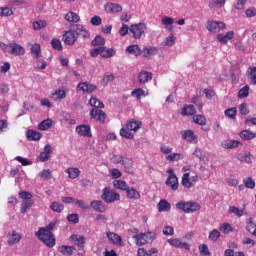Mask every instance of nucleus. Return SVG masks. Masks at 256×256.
<instances>
[{
    "label": "nucleus",
    "instance_id": "1",
    "mask_svg": "<svg viewBox=\"0 0 256 256\" xmlns=\"http://www.w3.org/2000/svg\"><path fill=\"white\" fill-rule=\"evenodd\" d=\"M35 236L49 247V249H53V246L56 243L55 235L53 232L46 231L45 228H39V230L35 233Z\"/></svg>",
    "mask_w": 256,
    "mask_h": 256
},
{
    "label": "nucleus",
    "instance_id": "2",
    "mask_svg": "<svg viewBox=\"0 0 256 256\" xmlns=\"http://www.w3.org/2000/svg\"><path fill=\"white\" fill-rule=\"evenodd\" d=\"M157 235L155 232L148 230L146 233L136 234L132 237L136 241V245L138 247H142L143 245H149V243H153Z\"/></svg>",
    "mask_w": 256,
    "mask_h": 256
},
{
    "label": "nucleus",
    "instance_id": "3",
    "mask_svg": "<svg viewBox=\"0 0 256 256\" xmlns=\"http://www.w3.org/2000/svg\"><path fill=\"white\" fill-rule=\"evenodd\" d=\"M176 209L184 213H195L201 211V205L195 201H179L176 203Z\"/></svg>",
    "mask_w": 256,
    "mask_h": 256
},
{
    "label": "nucleus",
    "instance_id": "4",
    "mask_svg": "<svg viewBox=\"0 0 256 256\" xmlns=\"http://www.w3.org/2000/svg\"><path fill=\"white\" fill-rule=\"evenodd\" d=\"M101 199L105 201V203H115V201H119L121 199V196L119 193L115 192V190L105 187L102 190Z\"/></svg>",
    "mask_w": 256,
    "mask_h": 256
},
{
    "label": "nucleus",
    "instance_id": "5",
    "mask_svg": "<svg viewBox=\"0 0 256 256\" xmlns=\"http://www.w3.org/2000/svg\"><path fill=\"white\" fill-rule=\"evenodd\" d=\"M145 31H147V25L145 23L132 24L129 27V33H132L134 39H141Z\"/></svg>",
    "mask_w": 256,
    "mask_h": 256
},
{
    "label": "nucleus",
    "instance_id": "6",
    "mask_svg": "<svg viewBox=\"0 0 256 256\" xmlns=\"http://www.w3.org/2000/svg\"><path fill=\"white\" fill-rule=\"evenodd\" d=\"M225 27H227L225 22L209 20L206 29H208L210 33H219V31H223Z\"/></svg>",
    "mask_w": 256,
    "mask_h": 256
},
{
    "label": "nucleus",
    "instance_id": "7",
    "mask_svg": "<svg viewBox=\"0 0 256 256\" xmlns=\"http://www.w3.org/2000/svg\"><path fill=\"white\" fill-rule=\"evenodd\" d=\"M90 118L94 119V121H97L98 123H105V120L107 119V114L99 108H92L90 111Z\"/></svg>",
    "mask_w": 256,
    "mask_h": 256
},
{
    "label": "nucleus",
    "instance_id": "8",
    "mask_svg": "<svg viewBox=\"0 0 256 256\" xmlns=\"http://www.w3.org/2000/svg\"><path fill=\"white\" fill-rule=\"evenodd\" d=\"M78 38L79 36L75 33V31L69 30L63 34L62 41H64L66 45H75Z\"/></svg>",
    "mask_w": 256,
    "mask_h": 256
},
{
    "label": "nucleus",
    "instance_id": "9",
    "mask_svg": "<svg viewBox=\"0 0 256 256\" xmlns=\"http://www.w3.org/2000/svg\"><path fill=\"white\" fill-rule=\"evenodd\" d=\"M167 241L171 247H176L177 249H186V251L191 249V245H189V243L182 242L179 238H170Z\"/></svg>",
    "mask_w": 256,
    "mask_h": 256
},
{
    "label": "nucleus",
    "instance_id": "10",
    "mask_svg": "<svg viewBox=\"0 0 256 256\" xmlns=\"http://www.w3.org/2000/svg\"><path fill=\"white\" fill-rule=\"evenodd\" d=\"M181 136L184 141L187 143H198L197 135L192 130H183L181 131Z\"/></svg>",
    "mask_w": 256,
    "mask_h": 256
},
{
    "label": "nucleus",
    "instance_id": "11",
    "mask_svg": "<svg viewBox=\"0 0 256 256\" xmlns=\"http://www.w3.org/2000/svg\"><path fill=\"white\" fill-rule=\"evenodd\" d=\"M9 49L10 55H15V57H21L22 55H25V48L20 44H10Z\"/></svg>",
    "mask_w": 256,
    "mask_h": 256
},
{
    "label": "nucleus",
    "instance_id": "12",
    "mask_svg": "<svg viewBox=\"0 0 256 256\" xmlns=\"http://www.w3.org/2000/svg\"><path fill=\"white\" fill-rule=\"evenodd\" d=\"M70 241L80 249H83L85 247V243H87V238L85 236L77 235V234H72L70 236Z\"/></svg>",
    "mask_w": 256,
    "mask_h": 256
},
{
    "label": "nucleus",
    "instance_id": "13",
    "mask_svg": "<svg viewBox=\"0 0 256 256\" xmlns=\"http://www.w3.org/2000/svg\"><path fill=\"white\" fill-rule=\"evenodd\" d=\"M237 159L240 161V163H247V165H251L253 163V159H255V156H253V154H251L249 151H244L238 154Z\"/></svg>",
    "mask_w": 256,
    "mask_h": 256
},
{
    "label": "nucleus",
    "instance_id": "14",
    "mask_svg": "<svg viewBox=\"0 0 256 256\" xmlns=\"http://www.w3.org/2000/svg\"><path fill=\"white\" fill-rule=\"evenodd\" d=\"M159 53V48L155 46H145L142 49V54L145 59H151L152 57H155Z\"/></svg>",
    "mask_w": 256,
    "mask_h": 256
},
{
    "label": "nucleus",
    "instance_id": "15",
    "mask_svg": "<svg viewBox=\"0 0 256 256\" xmlns=\"http://www.w3.org/2000/svg\"><path fill=\"white\" fill-rule=\"evenodd\" d=\"M77 90L82 91V93H93V91L97 90V86L88 82H80L77 85Z\"/></svg>",
    "mask_w": 256,
    "mask_h": 256
},
{
    "label": "nucleus",
    "instance_id": "16",
    "mask_svg": "<svg viewBox=\"0 0 256 256\" xmlns=\"http://www.w3.org/2000/svg\"><path fill=\"white\" fill-rule=\"evenodd\" d=\"M234 37H235V32L234 31H228L226 34H223V33L218 34L216 36V39L222 45H227V43H229V41H231V39H233Z\"/></svg>",
    "mask_w": 256,
    "mask_h": 256
},
{
    "label": "nucleus",
    "instance_id": "17",
    "mask_svg": "<svg viewBox=\"0 0 256 256\" xmlns=\"http://www.w3.org/2000/svg\"><path fill=\"white\" fill-rule=\"evenodd\" d=\"M76 133L81 137H92L91 126L87 124L79 125L76 127Z\"/></svg>",
    "mask_w": 256,
    "mask_h": 256
},
{
    "label": "nucleus",
    "instance_id": "18",
    "mask_svg": "<svg viewBox=\"0 0 256 256\" xmlns=\"http://www.w3.org/2000/svg\"><path fill=\"white\" fill-rule=\"evenodd\" d=\"M106 237H108V240L113 243V245H118L119 247H123V239L121 236L114 232H107Z\"/></svg>",
    "mask_w": 256,
    "mask_h": 256
},
{
    "label": "nucleus",
    "instance_id": "19",
    "mask_svg": "<svg viewBox=\"0 0 256 256\" xmlns=\"http://www.w3.org/2000/svg\"><path fill=\"white\" fill-rule=\"evenodd\" d=\"M90 207L97 213H105L107 211V206L101 200H93L90 202Z\"/></svg>",
    "mask_w": 256,
    "mask_h": 256
},
{
    "label": "nucleus",
    "instance_id": "20",
    "mask_svg": "<svg viewBox=\"0 0 256 256\" xmlns=\"http://www.w3.org/2000/svg\"><path fill=\"white\" fill-rule=\"evenodd\" d=\"M51 153H53V147H51V145H45L44 147V151L40 153L39 155V160L42 163H45V161H49L50 157H51Z\"/></svg>",
    "mask_w": 256,
    "mask_h": 256
},
{
    "label": "nucleus",
    "instance_id": "21",
    "mask_svg": "<svg viewBox=\"0 0 256 256\" xmlns=\"http://www.w3.org/2000/svg\"><path fill=\"white\" fill-rule=\"evenodd\" d=\"M7 237H8V245H10L11 247L13 245H17V243H19V241L23 239L21 234L16 233L15 231L9 232Z\"/></svg>",
    "mask_w": 256,
    "mask_h": 256
},
{
    "label": "nucleus",
    "instance_id": "22",
    "mask_svg": "<svg viewBox=\"0 0 256 256\" xmlns=\"http://www.w3.org/2000/svg\"><path fill=\"white\" fill-rule=\"evenodd\" d=\"M153 79V73L148 71H141L138 74V81L142 85H145V83H149V81H152Z\"/></svg>",
    "mask_w": 256,
    "mask_h": 256
},
{
    "label": "nucleus",
    "instance_id": "23",
    "mask_svg": "<svg viewBox=\"0 0 256 256\" xmlns=\"http://www.w3.org/2000/svg\"><path fill=\"white\" fill-rule=\"evenodd\" d=\"M115 49L107 48L105 46H100V57L103 59H110V57H115Z\"/></svg>",
    "mask_w": 256,
    "mask_h": 256
},
{
    "label": "nucleus",
    "instance_id": "24",
    "mask_svg": "<svg viewBox=\"0 0 256 256\" xmlns=\"http://www.w3.org/2000/svg\"><path fill=\"white\" fill-rule=\"evenodd\" d=\"M126 197L128 199H133L134 201H139V199H141V193H139L137 189L128 186L126 189Z\"/></svg>",
    "mask_w": 256,
    "mask_h": 256
},
{
    "label": "nucleus",
    "instance_id": "25",
    "mask_svg": "<svg viewBox=\"0 0 256 256\" xmlns=\"http://www.w3.org/2000/svg\"><path fill=\"white\" fill-rule=\"evenodd\" d=\"M166 185L170 187L172 191H177V189H179V178H177V176H168Z\"/></svg>",
    "mask_w": 256,
    "mask_h": 256
},
{
    "label": "nucleus",
    "instance_id": "26",
    "mask_svg": "<svg viewBox=\"0 0 256 256\" xmlns=\"http://www.w3.org/2000/svg\"><path fill=\"white\" fill-rule=\"evenodd\" d=\"M106 13H121L123 11V7L119 4L115 3H107L105 5Z\"/></svg>",
    "mask_w": 256,
    "mask_h": 256
},
{
    "label": "nucleus",
    "instance_id": "27",
    "mask_svg": "<svg viewBox=\"0 0 256 256\" xmlns=\"http://www.w3.org/2000/svg\"><path fill=\"white\" fill-rule=\"evenodd\" d=\"M75 251V246L62 245L58 248V252L64 256H71L73 253H75Z\"/></svg>",
    "mask_w": 256,
    "mask_h": 256
},
{
    "label": "nucleus",
    "instance_id": "28",
    "mask_svg": "<svg viewBox=\"0 0 256 256\" xmlns=\"http://www.w3.org/2000/svg\"><path fill=\"white\" fill-rule=\"evenodd\" d=\"M141 121L139 120H131L129 122L126 123V129L128 131H134V132H137L139 131V129H141Z\"/></svg>",
    "mask_w": 256,
    "mask_h": 256
},
{
    "label": "nucleus",
    "instance_id": "29",
    "mask_svg": "<svg viewBox=\"0 0 256 256\" xmlns=\"http://www.w3.org/2000/svg\"><path fill=\"white\" fill-rule=\"evenodd\" d=\"M157 209L159 213L171 211V204L166 199H161L157 204Z\"/></svg>",
    "mask_w": 256,
    "mask_h": 256
},
{
    "label": "nucleus",
    "instance_id": "30",
    "mask_svg": "<svg viewBox=\"0 0 256 256\" xmlns=\"http://www.w3.org/2000/svg\"><path fill=\"white\" fill-rule=\"evenodd\" d=\"M247 78L250 85H256V66H250L247 70Z\"/></svg>",
    "mask_w": 256,
    "mask_h": 256
},
{
    "label": "nucleus",
    "instance_id": "31",
    "mask_svg": "<svg viewBox=\"0 0 256 256\" xmlns=\"http://www.w3.org/2000/svg\"><path fill=\"white\" fill-rule=\"evenodd\" d=\"M173 23H175V20L169 16H164L161 19V24L164 25L167 31H173Z\"/></svg>",
    "mask_w": 256,
    "mask_h": 256
},
{
    "label": "nucleus",
    "instance_id": "32",
    "mask_svg": "<svg viewBox=\"0 0 256 256\" xmlns=\"http://www.w3.org/2000/svg\"><path fill=\"white\" fill-rule=\"evenodd\" d=\"M132 97H136V99H141V97L149 96V90H144L142 88H136L131 92Z\"/></svg>",
    "mask_w": 256,
    "mask_h": 256
},
{
    "label": "nucleus",
    "instance_id": "33",
    "mask_svg": "<svg viewBox=\"0 0 256 256\" xmlns=\"http://www.w3.org/2000/svg\"><path fill=\"white\" fill-rule=\"evenodd\" d=\"M67 97V93L65 90L58 89L54 93L51 94L52 101H61Z\"/></svg>",
    "mask_w": 256,
    "mask_h": 256
},
{
    "label": "nucleus",
    "instance_id": "34",
    "mask_svg": "<svg viewBox=\"0 0 256 256\" xmlns=\"http://www.w3.org/2000/svg\"><path fill=\"white\" fill-rule=\"evenodd\" d=\"M143 50L139 47V45H130L126 48V53H129L130 55H134L135 57H139L141 55Z\"/></svg>",
    "mask_w": 256,
    "mask_h": 256
},
{
    "label": "nucleus",
    "instance_id": "35",
    "mask_svg": "<svg viewBox=\"0 0 256 256\" xmlns=\"http://www.w3.org/2000/svg\"><path fill=\"white\" fill-rule=\"evenodd\" d=\"M26 137L28 141H39L42 135L40 132H37L36 130H28L26 132Z\"/></svg>",
    "mask_w": 256,
    "mask_h": 256
},
{
    "label": "nucleus",
    "instance_id": "36",
    "mask_svg": "<svg viewBox=\"0 0 256 256\" xmlns=\"http://www.w3.org/2000/svg\"><path fill=\"white\" fill-rule=\"evenodd\" d=\"M65 173L68 174L69 179H77L81 175V170L75 167H69L65 170Z\"/></svg>",
    "mask_w": 256,
    "mask_h": 256
},
{
    "label": "nucleus",
    "instance_id": "37",
    "mask_svg": "<svg viewBox=\"0 0 256 256\" xmlns=\"http://www.w3.org/2000/svg\"><path fill=\"white\" fill-rule=\"evenodd\" d=\"M65 19L69 23H79V21H81V17H79V14L72 12V11L68 12L65 15Z\"/></svg>",
    "mask_w": 256,
    "mask_h": 256
},
{
    "label": "nucleus",
    "instance_id": "38",
    "mask_svg": "<svg viewBox=\"0 0 256 256\" xmlns=\"http://www.w3.org/2000/svg\"><path fill=\"white\" fill-rule=\"evenodd\" d=\"M240 145H241V142H239L237 140H226L222 144V147L224 149H235V148L239 147Z\"/></svg>",
    "mask_w": 256,
    "mask_h": 256
},
{
    "label": "nucleus",
    "instance_id": "39",
    "mask_svg": "<svg viewBox=\"0 0 256 256\" xmlns=\"http://www.w3.org/2000/svg\"><path fill=\"white\" fill-rule=\"evenodd\" d=\"M89 105L94 107V109H105V104H103L101 100L97 99V97H91L89 100Z\"/></svg>",
    "mask_w": 256,
    "mask_h": 256
},
{
    "label": "nucleus",
    "instance_id": "40",
    "mask_svg": "<svg viewBox=\"0 0 256 256\" xmlns=\"http://www.w3.org/2000/svg\"><path fill=\"white\" fill-rule=\"evenodd\" d=\"M240 137L243 141H250L251 139H255L256 134L249 130H243L240 132Z\"/></svg>",
    "mask_w": 256,
    "mask_h": 256
},
{
    "label": "nucleus",
    "instance_id": "41",
    "mask_svg": "<svg viewBox=\"0 0 256 256\" xmlns=\"http://www.w3.org/2000/svg\"><path fill=\"white\" fill-rule=\"evenodd\" d=\"M53 127V121L51 119L43 120L39 125L38 129L40 131H47L48 129H51Z\"/></svg>",
    "mask_w": 256,
    "mask_h": 256
},
{
    "label": "nucleus",
    "instance_id": "42",
    "mask_svg": "<svg viewBox=\"0 0 256 256\" xmlns=\"http://www.w3.org/2000/svg\"><path fill=\"white\" fill-rule=\"evenodd\" d=\"M114 188L119 189L120 191H127L129 188V185H127V182L123 180H115L113 182Z\"/></svg>",
    "mask_w": 256,
    "mask_h": 256
},
{
    "label": "nucleus",
    "instance_id": "43",
    "mask_svg": "<svg viewBox=\"0 0 256 256\" xmlns=\"http://www.w3.org/2000/svg\"><path fill=\"white\" fill-rule=\"evenodd\" d=\"M181 115L183 116L195 115V106L185 105L181 110Z\"/></svg>",
    "mask_w": 256,
    "mask_h": 256
},
{
    "label": "nucleus",
    "instance_id": "44",
    "mask_svg": "<svg viewBox=\"0 0 256 256\" xmlns=\"http://www.w3.org/2000/svg\"><path fill=\"white\" fill-rule=\"evenodd\" d=\"M31 54L35 59H39L41 57V45L35 43L31 47Z\"/></svg>",
    "mask_w": 256,
    "mask_h": 256
},
{
    "label": "nucleus",
    "instance_id": "45",
    "mask_svg": "<svg viewBox=\"0 0 256 256\" xmlns=\"http://www.w3.org/2000/svg\"><path fill=\"white\" fill-rule=\"evenodd\" d=\"M34 31H41V29H45L47 27V21L45 20H38L33 22L32 24Z\"/></svg>",
    "mask_w": 256,
    "mask_h": 256
},
{
    "label": "nucleus",
    "instance_id": "46",
    "mask_svg": "<svg viewBox=\"0 0 256 256\" xmlns=\"http://www.w3.org/2000/svg\"><path fill=\"white\" fill-rule=\"evenodd\" d=\"M31 207H33V201L25 200L21 203L20 212L24 214L26 211H29Z\"/></svg>",
    "mask_w": 256,
    "mask_h": 256
},
{
    "label": "nucleus",
    "instance_id": "47",
    "mask_svg": "<svg viewBox=\"0 0 256 256\" xmlns=\"http://www.w3.org/2000/svg\"><path fill=\"white\" fill-rule=\"evenodd\" d=\"M220 231L224 233V235H229V233H233V226L229 223L221 224L219 227Z\"/></svg>",
    "mask_w": 256,
    "mask_h": 256
},
{
    "label": "nucleus",
    "instance_id": "48",
    "mask_svg": "<svg viewBox=\"0 0 256 256\" xmlns=\"http://www.w3.org/2000/svg\"><path fill=\"white\" fill-rule=\"evenodd\" d=\"M91 45H93V47H103V45H105V38L98 35L92 40Z\"/></svg>",
    "mask_w": 256,
    "mask_h": 256
},
{
    "label": "nucleus",
    "instance_id": "49",
    "mask_svg": "<svg viewBox=\"0 0 256 256\" xmlns=\"http://www.w3.org/2000/svg\"><path fill=\"white\" fill-rule=\"evenodd\" d=\"M194 123H197V125H207V118L203 115H194L193 116Z\"/></svg>",
    "mask_w": 256,
    "mask_h": 256
},
{
    "label": "nucleus",
    "instance_id": "50",
    "mask_svg": "<svg viewBox=\"0 0 256 256\" xmlns=\"http://www.w3.org/2000/svg\"><path fill=\"white\" fill-rule=\"evenodd\" d=\"M115 79V75L113 74H109V73H105L102 77L101 83L102 85H104V87L106 85H108L109 83H111V81H113Z\"/></svg>",
    "mask_w": 256,
    "mask_h": 256
},
{
    "label": "nucleus",
    "instance_id": "51",
    "mask_svg": "<svg viewBox=\"0 0 256 256\" xmlns=\"http://www.w3.org/2000/svg\"><path fill=\"white\" fill-rule=\"evenodd\" d=\"M228 213H232L233 215H236V217H243V210L239 209L237 206H230L228 209Z\"/></svg>",
    "mask_w": 256,
    "mask_h": 256
},
{
    "label": "nucleus",
    "instance_id": "52",
    "mask_svg": "<svg viewBox=\"0 0 256 256\" xmlns=\"http://www.w3.org/2000/svg\"><path fill=\"white\" fill-rule=\"evenodd\" d=\"M50 209L52 211H55L56 213H61L65 209V206L63 204H60L59 202H52L50 205Z\"/></svg>",
    "mask_w": 256,
    "mask_h": 256
},
{
    "label": "nucleus",
    "instance_id": "53",
    "mask_svg": "<svg viewBox=\"0 0 256 256\" xmlns=\"http://www.w3.org/2000/svg\"><path fill=\"white\" fill-rule=\"evenodd\" d=\"M182 185L186 189H191V187H193V183H191L190 180H189V173L183 174Z\"/></svg>",
    "mask_w": 256,
    "mask_h": 256
},
{
    "label": "nucleus",
    "instance_id": "54",
    "mask_svg": "<svg viewBox=\"0 0 256 256\" xmlns=\"http://www.w3.org/2000/svg\"><path fill=\"white\" fill-rule=\"evenodd\" d=\"M183 159V154L181 153H171L168 156H166L167 161L175 162Z\"/></svg>",
    "mask_w": 256,
    "mask_h": 256
},
{
    "label": "nucleus",
    "instance_id": "55",
    "mask_svg": "<svg viewBox=\"0 0 256 256\" xmlns=\"http://www.w3.org/2000/svg\"><path fill=\"white\" fill-rule=\"evenodd\" d=\"M245 97H249V85H245L238 91L239 99H245Z\"/></svg>",
    "mask_w": 256,
    "mask_h": 256
},
{
    "label": "nucleus",
    "instance_id": "56",
    "mask_svg": "<svg viewBox=\"0 0 256 256\" xmlns=\"http://www.w3.org/2000/svg\"><path fill=\"white\" fill-rule=\"evenodd\" d=\"M243 184L247 189H255V180L251 177H246Z\"/></svg>",
    "mask_w": 256,
    "mask_h": 256
},
{
    "label": "nucleus",
    "instance_id": "57",
    "mask_svg": "<svg viewBox=\"0 0 256 256\" xmlns=\"http://www.w3.org/2000/svg\"><path fill=\"white\" fill-rule=\"evenodd\" d=\"M193 155H195V157H198L200 161L207 160V155L205 154V152H203V150H201V148H196L195 151L193 152Z\"/></svg>",
    "mask_w": 256,
    "mask_h": 256
},
{
    "label": "nucleus",
    "instance_id": "58",
    "mask_svg": "<svg viewBox=\"0 0 256 256\" xmlns=\"http://www.w3.org/2000/svg\"><path fill=\"white\" fill-rule=\"evenodd\" d=\"M20 199H23L24 201H31V199H33V194H31V192L28 191H19L18 193Z\"/></svg>",
    "mask_w": 256,
    "mask_h": 256
},
{
    "label": "nucleus",
    "instance_id": "59",
    "mask_svg": "<svg viewBox=\"0 0 256 256\" xmlns=\"http://www.w3.org/2000/svg\"><path fill=\"white\" fill-rule=\"evenodd\" d=\"M120 135H121V137H124V139H135V135H133V133L129 132V130L127 128H121Z\"/></svg>",
    "mask_w": 256,
    "mask_h": 256
},
{
    "label": "nucleus",
    "instance_id": "60",
    "mask_svg": "<svg viewBox=\"0 0 256 256\" xmlns=\"http://www.w3.org/2000/svg\"><path fill=\"white\" fill-rule=\"evenodd\" d=\"M51 45L55 51H62L63 50V44H61V40L57 38H53L51 41Z\"/></svg>",
    "mask_w": 256,
    "mask_h": 256
},
{
    "label": "nucleus",
    "instance_id": "61",
    "mask_svg": "<svg viewBox=\"0 0 256 256\" xmlns=\"http://www.w3.org/2000/svg\"><path fill=\"white\" fill-rule=\"evenodd\" d=\"M13 10L9 7H0V17H11Z\"/></svg>",
    "mask_w": 256,
    "mask_h": 256
},
{
    "label": "nucleus",
    "instance_id": "62",
    "mask_svg": "<svg viewBox=\"0 0 256 256\" xmlns=\"http://www.w3.org/2000/svg\"><path fill=\"white\" fill-rule=\"evenodd\" d=\"M219 237H221V232H219V230L214 229L210 232L208 239H210V241H217L219 239Z\"/></svg>",
    "mask_w": 256,
    "mask_h": 256
},
{
    "label": "nucleus",
    "instance_id": "63",
    "mask_svg": "<svg viewBox=\"0 0 256 256\" xmlns=\"http://www.w3.org/2000/svg\"><path fill=\"white\" fill-rule=\"evenodd\" d=\"M226 117H229V119H236L237 117V108H229L225 110Z\"/></svg>",
    "mask_w": 256,
    "mask_h": 256
},
{
    "label": "nucleus",
    "instance_id": "64",
    "mask_svg": "<svg viewBox=\"0 0 256 256\" xmlns=\"http://www.w3.org/2000/svg\"><path fill=\"white\" fill-rule=\"evenodd\" d=\"M199 252H200V255L211 256V252L209 251V247L207 246V244L200 245Z\"/></svg>",
    "mask_w": 256,
    "mask_h": 256
}]
</instances>
